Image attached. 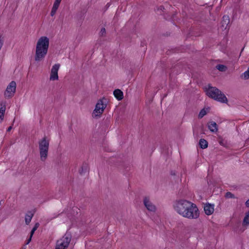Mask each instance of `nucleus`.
I'll use <instances>...</instances> for the list:
<instances>
[{"label":"nucleus","mask_w":249,"mask_h":249,"mask_svg":"<svg viewBox=\"0 0 249 249\" xmlns=\"http://www.w3.org/2000/svg\"><path fill=\"white\" fill-rule=\"evenodd\" d=\"M173 207L175 211L183 217L196 219L199 216V211L196 205L186 199L177 200Z\"/></svg>","instance_id":"obj_1"},{"label":"nucleus","mask_w":249,"mask_h":249,"mask_svg":"<svg viewBox=\"0 0 249 249\" xmlns=\"http://www.w3.org/2000/svg\"><path fill=\"white\" fill-rule=\"evenodd\" d=\"M49 46V39L48 37L42 36L37 41L36 48L35 60L40 61L43 60L47 54Z\"/></svg>","instance_id":"obj_2"},{"label":"nucleus","mask_w":249,"mask_h":249,"mask_svg":"<svg viewBox=\"0 0 249 249\" xmlns=\"http://www.w3.org/2000/svg\"><path fill=\"white\" fill-rule=\"evenodd\" d=\"M206 94L209 97L221 103H226L228 102V99L226 96L215 87H209L206 90Z\"/></svg>","instance_id":"obj_3"},{"label":"nucleus","mask_w":249,"mask_h":249,"mask_svg":"<svg viewBox=\"0 0 249 249\" xmlns=\"http://www.w3.org/2000/svg\"><path fill=\"white\" fill-rule=\"evenodd\" d=\"M49 146V141L47 139V137L46 136H44L38 142L40 160L42 161H44L47 158Z\"/></svg>","instance_id":"obj_4"},{"label":"nucleus","mask_w":249,"mask_h":249,"mask_svg":"<svg viewBox=\"0 0 249 249\" xmlns=\"http://www.w3.org/2000/svg\"><path fill=\"white\" fill-rule=\"evenodd\" d=\"M71 240V236L69 234H65L61 239L56 242L55 249H66L68 247Z\"/></svg>","instance_id":"obj_5"},{"label":"nucleus","mask_w":249,"mask_h":249,"mask_svg":"<svg viewBox=\"0 0 249 249\" xmlns=\"http://www.w3.org/2000/svg\"><path fill=\"white\" fill-rule=\"evenodd\" d=\"M107 100L105 98H103L98 101L94 110H93V114L95 116H97L101 114L104 111V109L107 107Z\"/></svg>","instance_id":"obj_6"},{"label":"nucleus","mask_w":249,"mask_h":249,"mask_svg":"<svg viewBox=\"0 0 249 249\" xmlns=\"http://www.w3.org/2000/svg\"><path fill=\"white\" fill-rule=\"evenodd\" d=\"M16 89V83L15 81H11L7 86L4 95L6 97L11 98L15 93Z\"/></svg>","instance_id":"obj_7"},{"label":"nucleus","mask_w":249,"mask_h":249,"mask_svg":"<svg viewBox=\"0 0 249 249\" xmlns=\"http://www.w3.org/2000/svg\"><path fill=\"white\" fill-rule=\"evenodd\" d=\"M60 66L59 64H55L52 67L50 76V80L55 81L58 79V71Z\"/></svg>","instance_id":"obj_8"},{"label":"nucleus","mask_w":249,"mask_h":249,"mask_svg":"<svg viewBox=\"0 0 249 249\" xmlns=\"http://www.w3.org/2000/svg\"><path fill=\"white\" fill-rule=\"evenodd\" d=\"M143 203L147 209L150 212H155L156 210L155 206L149 200L147 197H145Z\"/></svg>","instance_id":"obj_9"},{"label":"nucleus","mask_w":249,"mask_h":249,"mask_svg":"<svg viewBox=\"0 0 249 249\" xmlns=\"http://www.w3.org/2000/svg\"><path fill=\"white\" fill-rule=\"evenodd\" d=\"M204 210L205 213L208 215L212 214L214 211V205L209 203L206 204L204 207Z\"/></svg>","instance_id":"obj_10"},{"label":"nucleus","mask_w":249,"mask_h":249,"mask_svg":"<svg viewBox=\"0 0 249 249\" xmlns=\"http://www.w3.org/2000/svg\"><path fill=\"white\" fill-rule=\"evenodd\" d=\"M208 127L210 131L213 133H215L218 131V126L214 122L211 121L208 123Z\"/></svg>","instance_id":"obj_11"},{"label":"nucleus","mask_w":249,"mask_h":249,"mask_svg":"<svg viewBox=\"0 0 249 249\" xmlns=\"http://www.w3.org/2000/svg\"><path fill=\"white\" fill-rule=\"evenodd\" d=\"M61 0H55L50 14L52 17L55 14Z\"/></svg>","instance_id":"obj_12"},{"label":"nucleus","mask_w":249,"mask_h":249,"mask_svg":"<svg viewBox=\"0 0 249 249\" xmlns=\"http://www.w3.org/2000/svg\"><path fill=\"white\" fill-rule=\"evenodd\" d=\"M35 211H30L27 212V213L25 214V223L27 225L29 224V223L31 222V220L35 214Z\"/></svg>","instance_id":"obj_13"},{"label":"nucleus","mask_w":249,"mask_h":249,"mask_svg":"<svg viewBox=\"0 0 249 249\" xmlns=\"http://www.w3.org/2000/svg\"><path fill=\"white\" fill-rule=\"evenodd\" d=\"M230 23V19L228 16H224L223 17V19L221 22L222 26L225 29L229 28L228 26Z\"/></svg>","instance_id":"obj_14"},{"label":"nucleus","mask_w":249,"mask_h":249,"mask_svg":"<svg viewBox=\"0 0 249 249\" xmlns=\"http://www.w3.org/2000/svg\"><path fill=\"white\" fill-rule=\"evenodd\" d=\"M6 109L5 103H0V123L3 120V117Z\"/></svg>","instance_id":"obj_15"},{"label":"nucleus","mask_w":249,"mask_h":249,"mask_svg":"<svg viewBox=\"0 0 249 249\" xmlns=\"http://www.w3.org/2000/svg\"><path fill=\"white\" fill-rule=\"evenodd\" d=\"M113 94L116 99L120 101L123 98V92L119 89H115L113 92Z\"/></svg>","instance_id":"obj_16"},{"label":"nucleus","mask_w":249,"mask_h":249,"mask_svg":"<svg viewBox=\"0 0 249 249\" xmlns=\"http://www.w3.org/2000/svg\"><path fill=\"white\" fill-rule=\"evenodd\" d=\"M199 144L200 148L202 149L206 148L208 147V142L206 140L203 139H201L199 140Z\"/></svg>","instance_id":"obj_17"},{"label":"nucleus","mask_w":249,"mask_h":249,"mask_svg":"<svg viewBox=\"0 0 249 249\" xmlns=\"http://www.w3.org/2000/svg\"><path fill=\"white\" fill-rule=\"evenodd\" d=\"M209 110L210 108L209 107L206 109L204 108L201 109L198 114V118L200 119L203 118L207 113Z\"/></svg>","instance_id":"obj_18"},{"label":"nucleus","mask_w":249,"mask_h":249,"mask_svg":"<svg viewBox=\"0 0 249 249\" xmlns=\"http://www.w3.org/2000/svg\"><path fill=\"white\" fill-rule=\"evenodd\" d=\"M242 224L243 226H247L249 225V211L246 213Z\"/></svg>","instance_id":"obj_19"},{"label":"nucleus","mask_w":249,"mask_h":249,"mask_svg":"<svg viewBox=\"0 0 249 249\" xmlns=\"http://www.w3.org/2000/svg\"><path fill=\"white\" fill-rule=\"evenodd\" d=\"M216 68L220 71H225L227 70V67L222 64H218L216 66Z\"/></svg>","instance_id":"obj_20"},{"label":"nucleus","mask_w":249,"mask_h":249,"mask_svg":"<svg viewBox=\"0 0 249 249\" xmlns=\"http://www.w3.org/2000/svg\"><path fill=\"white\" fill-rule=\"evenodd\" d=\"M225 197L227 198H235V196L230 192H228L226 193Z\"/></svg>","instance_id":"obj_21"},{"label":"nucleus","mask_w":249,"mask_h":249,"mask_svg":"<svg viewBox=\"0 0 249 249\" xmlns=\"http://www.w3.org/2000/svg\"><path fill=\"white\" fill-rule=\"evenodd\" d=\"M87 169V165L86 164H83L81 167V170H79V172L81 174H82L83 172L86 171Z\"/></svg>","instance_id":"obj_22"},{"label":"nucleus","mask_w":249,"mask_h":249,"mask_svg":"<svg viewBox=\"0 0 249 249\" xmlns=\"http://www.w3.org/2000/svg\"><path fill=\"white\" fill-rule=\"evenodd\" d=\"M106 34V29L105 28H102L100 32L101 36H104Z\"/></svg>","instance_id":"obj_23"},{"label":"nucleus","mask_w":249,"mask_h":249,"mask_svg":"<svg viewBox=\"0 0 249 249\" xmlns=\"http://www.w3.org/2000/svg\"><path fill=\"white\" fill-rule=\"evenodd\" d=\"M39 226V224L38 223H36L34 227V228L32 229L33 230L36 231L37 229L38 228Z\"/></svg>","instance_id":"obj_24"},{"label":"nucleus","mask_w":249,"mask_h":249,"mask_svg":"<svg viewBox=\"0 0 249 249\" xmlns=\"http://www.w3.org/2000/svg\"><path fill=\"white\" fill-rule=\"evenodd\" d=\"M164 9V7L163 6H160L159 8H158V10H160L163 11Z\"/></svg>","instance_id":"obj_25"},{"label":"nucleus","mask_w":249,"mask_h":249,"mask_svg":"<svg viewBox=\"0 0 249 249\" xmlns=\"http://www.w3.org/2000/svg\"><path fill=\"white\" fill-rule=\"evenodd\" d=\"M32 237L30 236V238L26 241V244H28L31 241Z\"/></svg>","instance_id":"obj_26"},{"label":"nucleus","mask_w":249,"mask_h":249,"mask_svg":"<svg viewBox=\"0 0 249 249\" xmlns=\"http://www.w3.org/2000/svg\"><path fill=\"white\" fill-rule=\"evenodd\" d=\"M245 204L247 207H249V199L246 202Z\"/></svg>","instance_id":"obj_27"},{"label":"nucleus","mask_w":249,"mask_h":249,"mask_svg":"<svg viewBox=\"0 0 249 249\" xmlns=\"http://www.w3.org/2000/svg\"><path fill=\"white\" fill-rule=\"evenodd\" d=\"M35 231L32 230L31 231V233H30V237H32V236L34 234V232H35Z\"/></svg>","instance_id":"obj_28"},{"label":"nucleus","mask_w":249,"mask_h":249,"mask_svg":"<svg viewBox=\"0 0 249 249\" xmlns=\"http://www.w3.org/2000/svg\"><path fill=\"white\" fill-rule=\"evenodd\" d=\"M12 126H9V127L7 128V131H8V132L10 131H11V130L12 129Z\"/></svg>","instance_id":"obj_29"}]
</instances>
